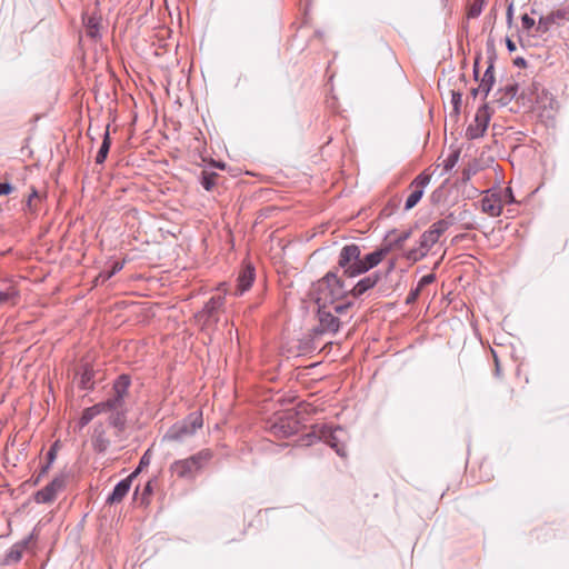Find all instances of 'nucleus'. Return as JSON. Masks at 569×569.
<instances>
[{
    "instance_id": "nucleus-48",
    "label": "nucleus",
    "mask_w": 569,
    "mask_h": 569,
    "mask_svg": "<svg viewBox=\"0 0 569 569\" xmlns=\"http://www.w3.org/2000/svg\"><path fill=\"white\" fill-rule=\"evenodd\" d=\"M42 479V476H40L39 473H37L33 478H32V483L34 486L39 485V482L41 481Z\"/></svg>"
},
{
    "instance_id": "nucleus-33",
    "label": "nucleus",
    "mask_w": 569,
    "mask_h": 569,
    "mask_svg": "<svg viewBox=\"0 0 569 569\" xmlns=\"http://www.w3.org/2000/svg\"><path fill=\"white\" fill-rule=\"evenodd\" d=\"M351 302L347 303H338L333 302V305H329L330 310H332L333 313H343L348 308L351 307Z\"/></svg>"
},
{
    "instance_id": "nucleus-22",
    "label": "nucleus",
    "mask_w": 569,
    "mask_h": 569,
    "mask_svg": "<svg viewBox=\"0 0 569 569\" xmlns=\"http://www.w3.org/2000/svg\"><path fill=\"white\" fill-rule=\"evenodd\" d=\"M479 171V164L477 161L469 163L461 171V182L467 183L470 179Z\"/></svg>"
},
{
    "instance_id": "nucleus-23",
    "label": "nucleus",
    "mask_w": 569,
    "mask_h": 569,
    "mask_svg": "<svg viewBox=\"0 0 569 569\" xmlns=\"http://www.w3.org/2000/svg\"><path fill=\"white\" fill-rule=\"evenodd\" d=\"M87 36L94 39L99 36V19L89 17L86 21Z\"/></svg>"
},
{
    "instance_id": "nucleus-27",
    "label": "nucleus",
    "mask_w": 569,
    "mask_h": 569,
    "mask_svg": "<svg viewBox=\"0 0 569 569\" xmlns=\"http://www.w3.org/2000/svg\"><path fill=\"white\" fill-rule=\"evenodd\" d=\"M116 411L117 412L110 418V423L119 430H122L126 426V412L122 411V409Z\"/></svg>"
},
{
    "instance_id": "nucleus-47",
    "label": "nucleus",
    "mask_w": 569,
    "mask_h": 569,
    "mask_svg": "<svg viewBox=\"0 0 569 569\" xmlns=\"http://www.w3.org/2000/svg\"><path fill=\"white\" fill-rule=\"evenodd\" d=\"M507 22L509 24L512 22V4H510L507 10Z\"/></svg>"
},
{
    "instance_id": "nucleus-41",
    "label": "nucleus",
    "mask_w": 569,
    "mask_h": 569,
    "mask_svg": "<svg viewBox=\"0 0 569 569\" xmlns=\"http://www.w3.org/2000/svg\"><path fill=\"white\" fill-rule=\"evenodd\" d=\"M513 64L516 67H519V68H526L527 67V61L525 58L522 57H517L515 60H513Z\"/></svg>"
},
{
    "instance_id": "nucleus-49",
    "label": "nucleus",
    "mask_w": 569,
    "mask_h": 569,
    "mask_svg": "<svg viewBox=\"0 0 569 569\" xmlns=\"http://www.w3.org/2000/svg\"><path fill=\"white\" fill-rule=\"evenodd\" d=\"M478 93H481V89H480V86H478V88H475L471 90V94L476 98Z\"/></svg>"
},
{
    "instance_id": "nucleus-40",
    "label": "nucleus",
    "mask_w": 569,
    "mask_h": 569,
    "mask_svg": "<svg viewBox=\"0 0 569 569\" xmlns=\"http://www.w3.org/2000/svg\"><path fill=\"white\" fill-rule=\"evenodd\" d=\"M13 187L10 183H0V197L11 193Z\"/></svg>"
},
{
    "instance_id": "nucleus-10",
    "label": "nucleus",
    "mask_w": 569,
    "mask_h": 569,
    "mask_svg": "<svg viewBox=\"0 0 569 569\" xmlns=\"http://www.w3.org/2000/svg\"><path fill=\"white\" fill-rule=\"evenodd\" d=\"M224 306V296L223 295H214L209 301L204 305L203 309L199 312L198 317L204 321V323L209 322H218L219 311Z\"/></svg>"
},
{
    "instance_id": "nucleus-37",
    "label": "nucleus",
    "mask_w": 569,
    "mask_h": 569,
    "mask_svg": "<svg viewBox=\"0 0 569 569\" xmlns=\"http://www.w3.org/2000/svg\"><path fill=\"white\" fill-rule=\"evenodd\" d=\"M435 279H436V276L433 273L426 274L419 280L418 287L422 290V288L432 283L435 281Z\"/></svg>"
},
{
    "instance_id": "nucleus-14",
    "label": "nucleus",
    "mask_w": 569,
    "mask_h": 569,
    "mask_svg": "<svg viewBox=\"0 0 569 569\" xmlns=\"http://www.w3.org/2000/svg\"><path fill=\"white\" fill-rule=\"evenodd\" d=\"M481 209L490 217H499L503 209V200L499 193L487 194L481 200Z\"/></svg>"
},
{
    "instance_id": "nucleus-2",
    "label": "nucleus",
    "mask_w": 569,
    "mask_h": 569,
    "mask_svg": "<svg viewBox=\"0 0 569 569\" xmlns=\"http://www.w3.org/2000/svg\"><path fill=\"white\" fill-rule=\"evenodd\" d=\"M347 296H350L349 290L333 271L318 280L313 288L315 301L321 307H329Z\"/></svg>"
},
{
    "instance_id": "nucleus-30",
    "label": "nucleus",
    "mask_w": 569,
    "mask_h": 569,
    "mask_svg": "<svg viewBox=\"0 0 569 569\" xmlns=\"http://www.w3.org/2000/svg\"><path fill=\"white\" fill-rule=\"evenodd\" d=\"M24 545H14L7 555L8 561L17 562L21 559Z\"/></svg>"
},
{
    "instance_id": "nucleus-25",
    "label": "nucleus",
    "mask_w": 569,
    "mask_h": 569,
    "mask_svg": "<svg viewBox=\"0 0 569 569\" xmlns=\"http://www.w3.org/2000/svg\"><path fill=\"white\" fill-rule=\"evenodd\" d=\"M123 268V262L116 261L112 268L109 271H101L97 278V280H101L102 282L109 280L117 272H119Z\"/></svg>"
},
{
    "instance_id": "nucleus-6",
    "label": "nucleus",
    "mask_w": 569,
    "mask_h": 569,
    "mask_svg": "<svg viewBox=\"0 0 569 569\" xmlns=\"http://www.w3.org/2000/svg\"><path fill=\"white\" fill-rule=\"evenodd\" d=\"M67 475L56 476L44 488L33 493L37 503H52L67 487Z\"/></svg>"
},
{
    "instance_id": "nucleus-18",
    "label": "nucleus",
    "mask_w": 569,
    "mask_h": 569,
    "mask_svg": "<svg viewBox=\"0 0 569 569\" xmlns=\"http://www.w3.org/2000/svg\"><path fill=\"white\" fill-rule=\"evenodd\" d=\"M19 290L16 286L9 284L0 290V308L4 306H16L19 301Z\"/></svg>"
},
{
    "instance_id": "nucleus-7",
    "label": "nucleus",
    "mask_w": 569,
    "mask_h": 569,
    "mask_svg": "<svg viewBox=\"0 0 569 569\" xmlns=\"http://www.w3.org/2000/svg\"><path fill=\"white\" fill-rule=\"evenodd\" d=\"M441 236L431 227L426 230L419 240V247L410 249L406 252L405 257L407 260L417 262L425 258L429 250L438 242Z\"/></svg>"
},
{
    "instance_id": "nucleus-39",
    "label": "nucleus",
    "mask_w": 569,
    "mask_h": 569,
    "mask_svg": "<svg viewBox=\"0 0 569 569\" xmlns=\"http://www.w3.org/2000/svg\"><path fill=\"white\" fill-rule=\"evenodd\" d=\"M421 292V289L417 286L416 289L411 290L407 297V303H411L417 300Z\"/></svg>"
},
{
    "instance_id": "nucleus-42",
    "label": "nucleus",
    "mask_w": 569,
    "mask_h": 569,
    "mask_svg": "<svg viewBox=\"0 0 569 569\" xmlns=\"http://www.w3.org/2000/svg\"><path fill=\"white\" fill-rule=\"evenodd\" d=\"M150 462V457H149V450L144 452V455L141 457L140 459V466L139 467H144V466H148Z\"/></svg>"
},
{
    "instance_id": "nucleus-34",
    "label": "nucleus",
    "mask_w": 569,
    "mask_h": 569,
    "mask_svg": "<svg viewBox=\"0 0 569 569\" xmlns=\"http://www.w3.org/2000/svg\"><path fill=\"white\" fill-rule=\"evenodd\" d=\"M521 24H522L523 30L530 31L535 27L536 22H535L533 18H531L530 16L525 13L521 17Z\"/></svg>"
},
{
    "instance_id": "nucleus-21",
    "label": "nucleus",
    "mask_w": 569,
    "mask_h": 569,
    "mask_svg": "<svg viewBox=\"0 0 569 569\" xmlns=\"http://www.w3.org/2000/svg\"><path fill=\"white\" fill-rule=\"evenodd\" d=\"M217 178H218V174L216 172L202 171L201 180H200L201 186L207 191H211L213 189V187L216 186Z\"/></svg>"
},
{
    "instance_id": "nucleus-35",
    "label": "nucleus",
    "mask_w": 569,
    "mask_h": 569,
    "mask_svg": "<svg viewBox=\"0 0 569 569\" xmlns=\"http://www.w3.org/2000/svg\"><path fill=\"white\" fill-rule=\"evenodd\" d=\"M499 196L502 197L503 204L505 203H513L516 201L511 188H506L505 191L502 193H500Z\"/></svg>"
},
{
    "instance_id": "nucleus-3",
    "label": "nucleus",
    "mask_w": 569,
    "mask_h": 569,
    "mask_svg": "<svg viewBox=\"0 0 569 569\" xmlns=\"http://www.w3.org/2000/svg\"><path fill=\"white\" fill-rule=\"evenodd\" d=\"M212 457L213 453L210 449H203L189 458L172 462L170 472L180 479H193Z\"/></svg>"
},
{
    "instance_id": "nucleus-32",
    "label": "nucleus",
    "mask_w": 569,
    "mask_h": 569,
    "mask_svg": "<svg viewBox=\"0 0 569 569\" xmlns=\"http://www.w3.org/2000/svg\"><path fill=\"white\" fill-rule=\"evenodd\" d=\"M462 100V94L459 91H451V103L453 106V110L459 113L460 111V104Z\"/></svg>"
},
{
    "instance_id": "nucleus-19",
    "label": "nucleus",
    "mask_w": 569,
    "mask_h": 569,
    "mask_svg": "<svg viewBox=\"0 0 569 569\" xmlns=\"http://www.w3.org/2000/svg\"><path fill=\"white\" fill-rule=\"evenodd\" d=\"M495 83V73H493V64L490 63L488 68L486 69L483 77L479 83L481 93L486 98L488 93L490 92L492 86Z\"/></svg>"
},
{
    "instance_id": "nucleus-12",
    "label": "nucleus",
    "mask_w": 569,
    "mask_h": 569,
    "mask_svg": "<svg viewBox=\"0 0 569 569\" xmlns=\"http://www.w3.org/2000/svg\"><path fill=\"white\" fill-rule=\"evenodd\" d=\"M381 279V272L375 271L360 280L349 289V293L352 298L358 299L362 297L366 292L373 289Z\"/></svg>"
},
{
    "instance_id": "nucleus-11",
    "label": "nucleus",
    "mask_w": 569,
    "mask_h": 569,
    "mask_svg": "<svg viewBox=\"0 0 569 569\" xmlns=\"http://www.w3.org/2000/svg\"><path fill=\"white\" fill-rule=\"evenodd\" d=\"M489 124V116L486 109L478 110L473 123H470L466 130V137L475 140L483 136Z\"/></svg>"
},
{
    "instance_id": "nucleus-9",
    "label": "nucleus",
    "mask_w": 569,
    "mask_h": 569,
    "mask_svg": "<svg viewBox=\"0 0 569 569\" xmlns=\"http://www.w3.org/2000/svg\"><path fill=\"white\" fill-rule=\"evenodd\" d=\"M130 387V379L128 376L122 375L117 378L113 383V397L109 398L108 403L112 405L113 410H120L124 406V399L128 395Z\"/></svg>"
},
{
    "instance_id": "nucleus-20",
    "label": "nucleus",
    "mask_w": 569,
    "mask_h": 569,
    "mask_svg": "<svg viewBox=\"0 0 569 569\" xmlns=\"http://www.w3.org/2000/svg\"><path fill=\"white\" fill-rule=\"evenodd\" d=\"M110 134H109V126L107 127V130L104 132V136H103V141L100 146V149L97 153V157H96V162L98 164H101L104 162L107 156H108V152H109V149H110Z\"/></svg>"
},
{
    "instance_id": "nucleus-29",
    "label": "nucleus",
    "mask_w": 569,
    "mask_h": 569,
    "mask_svg": "<svg viewBox=\"0 0 569 569\" xmlns=\"http://www.w3.org/2000/svg\"><path fill=\"white\" fill-rule=\"evenodd\" d=\"M460 151H452L443 161V169L448 172L450 171L459 161Z\"/></svg>"
},
{
    "instance_id": "nucleus-36",
    "label": "nucleus",
    "mask_w": 569,
    "mask_h": 569,
    "mask_svg": "<svg viewBox=\"0 0 569 569\" xmlns=\"http://www.w3.org/2000/svg\"><path fill=\"white\" fill-rule=\"evenodd\" d=\"M58 442H54L47 452V462L52 465L57 458Z\"/></svg>"
},
{
    "instance_id": "nucleus-8",
    "label": "nucleus",
    "mask_w": 569,
    "mask_h": 569,
    "mask_svg": "<svg viewBox=\"0 0 569 569\" xmlns=\"http://www.w3.org/2000/svg\"><path fill=\"white\" fill-rule=\"evenodd\" d=\"M431 180V176L426 172H421L418 174L413 181L410 183L411 192L406 200L405 209H412L422 198L425 188L429 184Z\"/></svg>"
},
{
    "instance_id": "nucleus-24",
    "label": "nucleus",
    "mask_w": 569,
    "mask_h": 569,
    "mask_svg": "<svg viewBox=\"0 0 569 569\" xmlns=\"http://www.w3.org/2000/svg\"><path fill=\"white\" fill-rule=\"evenodd\" d=\"M553 24H556V22L552 18L551 13H549L547 16L540 17L537 28H536V31L539 33H546L547 31H549V29Z\"/></svg>"
},
{
    "instance_id": "nucleus-44",
    "label": "nucleus",
    "mask_w": 569,
    "mask_h": 569,
    "mask_svg": "<svg viewBox=\"0 0 569 569\" xmlns=\"http://www.w3.org/2000/svg\"><path fill=\"white\" fill-rule=\"evenodd\" d=\"M52 465H49L48 462H46L43 466H41L40 470H39V475L40 476H46L49 471V469L51 468Z\"/></svg>"
},
{
    "instance_id": "nucleus-38",
    "label": "nucleus",
    "mask_w": 569,
    "mask_h": 569,
    "mask_svg": "<svg viewBox=\"0 0 569 569\" xmlns=\"http://www.w3.org/2000/svg\"><path fill=\"white\" fill-rule=\"evenodd\" d=\"M91 371L86 369L81 377V386L83 389H90Z\"/></svg>"
},
{
    "instance_id": "nucleus-15",
    "label": "nucleus",
    "mask_w": 569,
    "mask_h": 569,
    "mask_svg": "<svg viewBox=\"0 0 569 569\" xmlns=\"http://www.w3.org/2000/svg\"><path fill=\"white\" fill-rule=\"evenodd\" d=\"M139 471V469L127 477L126 479H122L119 481L116 487L113 488L110 496L107 498V502L109 505L119 503L122 501V499L128 495L130 487H131V479L132 477Z\"/></svg>"
},
{
    "instance_id": "nucleus-28",
    "label": "nucleus",
    "mask_w": 569,
    "mask_h": 569,
    "mask_svg": "<svg viewBox=\"0 0 569 569\" xmlns=\"http://www.w3.org/2000/svg\"><path fill=\"white\" fill-rule=\"evenodd\" d=\"M550 13H551L556 24H560L563 21H569V6L557 9Z\"/></svg>"
},
{
    "instance_id": "nucleus-17",
    "label": "nucleus",
    "mask_w": 569,
    "mask_h": 569,
    "mask_svg": "<svg viewBox=\"0 0 569 569\" xmlns=\"http://www.w3.org/2000/svg\"><path fill=\"white\" fill-rule=\"evenodd\" d=\"M254 280V269L251 266L244 267L237 278L236 295H243L252 286Z\"/></svg>"
},
{
    "instance_id": "nucleus-46",
    "label": "nucleus",
    "mask_w": 569,
    "mask_h": 569,
    "mask_svg": "<svg viewBox=\"0 0 569 569\" xmlns=\"http://www.w3.org/2000/svg\"><path fill=\"white\" fill-rule=\"evenodd\" d=\"M507 93L510 94L511 98H513L517 93V87L516 86H509L507 88Z\"/></svg>"
},
{
    "instance_id": "nucleus-45",
    "label": "nucleus",
    "mask_w": 569,
    "mask_h": 569,
    "mask_svg": "<svg viewBox=\"0 0 569 569\" xmlns=\"http://www.w3.org/2000/svg\"><path fill=\"white\" fill-rule=\"evenodd\" d=\"M506 46L508 51L510 52H513L516 50V43L509 38L506 39Z\"/></svg>"
},
{
    "instance_id": "nucleus-50",
    "label": "nucleus",
    "mask_w": 569,
    "mask_h": 569,
    "mask_svg": "<svg viewBox=\"0 0 569 569\" xmlns=\"http://www.w3.org/2000/svg\"><path fill=\"white\" fill-rule=\"evenodd\" d=\"M393 268H395V262L391 261L390 264H389V268L387 270V273L391 272L393 270Z\"/></svg>"
},
{
    "instance_id": "nucleus-51",
    "label": "nucleus",
    "mask_w": 569,
    "mask_h": 569,
    "mask_svg": "<svg viewBox=\"0 0 569 569\" xmlns=\"http://www.w3.org/2000/svg\"><path fill=\"white\" fill-rule=\"evenodd\" d=\"M475 76L477 77L478 76V70H477V63L475 64Z\"/></svg>"
},
{
    "instance_id": "nucleus-4",
    "label": "nucleus",
    "mask_w": 569,
    "mask_h": 569,
    "mask_svg": "<svg viewBox=\"0 0 569 569\" xmlns=\"http://www.w3.org/2000/svg\"><path fill=\"white\" fill-rule=\"evenodd\" d=\"M202 425V413L200 411L191 412L186 419L172 425L163 436V440L181 442L192 437Z\"/></svg>"
},
{
    "instance_id": "nucleus-26",
    "label": "nucleus",
    "mask_w": 569,
    "mask_h": 569,
    "mask_svg": "<svg viewBox=\"0 0 569 569\" xmlns=\"http://www.w3.org/2000/svg\"><path fill=\"white\" fill-rule=\"evenodd\" d=\"M485 0H473L468 9V18L475 19L479 17L483 10Z\"/></svg>"
},
{
    "instance_id": "nucleus-5",
    "label": "nucleus",
    "mask_w": 569,
    "mask_h": 569,
    "mask_svg": "<svg viewBox=\"0 0 569 569\" xmlns=\"http://www.w3.org/2000/svg\"><path fill=\"white\" fill-rule=\"evenodd\" d=\"M338 432H342V429H332L327 425L313 426L311 432L306 435V438L308 439L306 443L311 445L313 440H319L330 446L340 457H346V447L340 442Z\"/></svg>"
},
{
    "instance_id": "nucleus-1",
    "label": "nucleus",
    "mask_w": 569,
    "mask_h": 569,
    "mask_svg": "<svg viewBox=\"0 0 569 569\" xmlns=\"http://www.w3.org/2000/svg\"><path fill=\"white\" fill-rule=\"evenodd\" d=\"M410 236V230L403 231L389 243L363 256L360 246L348 243L341 248L337 264L342 270V276L347 278L359 277L380 264L392 249L402 248Z\"/></svg>"
},
{
    "instance_id": "nucleus-31",
    "label": "nucleus",
    "mask_w": 569,
    "mask_h": 569,
    "mask_svg": "<svg viewBox=\"0 0 569 569\" xmlns=\"http://www.w3.org/2000/svg\"><path fill=\"white\" fill-rule=\"evenodd\" d=\"M452 224V221L449 220V219H440L436 222H433L430 227L432 229H436V231L442 236L448 229L449 227Z\"/></svg>"
},
{
    "instance_id": "nucleus-43",
    "label": "nucleus",
    "mask_w": 569,
    "mask_h": 569,
    "mask_svg": "<svg viewBox=\"0 0 569 569\" xmlns=\"http://www.w3.org/2000/svg\"><path fill=\"white\" fill-rule=\"evenodd\" d=\"M38 197H39V194H38L37 190H32V192L30 193L28 201H27L28 208L31 209L32 200H34V198H38Z\"/></svg>"
},
{
    "instance_id": "nucleus-52",
    "label": "nucleus",
    "mask_w": 569,
    "mask_h": 569,
    "mask_svg": "<svg viewBox=\"0 0 569 569\" xmlns=\"http://www.w3.org/2000/svg\"><path fill=\"white\" fill-rule=\"evenodd\" d=\"M392 234H396V230H391L388 234V237H391Z\"/></svg>"
},
{
    "instance_id": "nucleus-16",
    "label": "nucleus",
    "mask_w": 569,
    "mask_h": 569,
    "mask_svg": "<svg viewBox=\"0 0 569 569\" xmlns=\"http://www.w3.org/2000/svg\"><path fill=\"white\" fill-rule=\"evenodd\" d=\"M112 405L108 403V401H102L93 405L92 407L86 408L80 417L79 423L81 427L87 426L94 417L100 413L111 411Z\"/></svg>"
},
{
    "instance_id": "nucleus-13",
    "label": "nucleus",
    "mask_w": 569,
    "mask_h": 569,
    "mask_svg": "<svg viewBox=\"0 0 569 569\" xmlns=\"http://www.w3.org/2000/svg\"><path fill=\"white\" fill-rule=\"evenodd\" d=\"M318 317L321 331L336 333L339 330L340 321L329 307L318 306Z\"/></svg>"
}]
</instances>
